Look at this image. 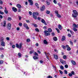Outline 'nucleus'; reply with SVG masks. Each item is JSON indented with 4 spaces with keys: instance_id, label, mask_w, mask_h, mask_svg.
I'll list each match as a JSON object with an SVG mask.
<instances>
[{
    "instance_id": "obj_15",
    "label": "nucleus",
    "mask_w": 78,
    "mask_h": 78,
    "mask_svg": "<svg viewBox=\"0 0 78 78\" xmlns=\"http://www.w3.org/2000/svg\"><path fill=\"white\" fill-rule=\"evenodd\" d=\"M71 62L73 64V65H74V66H75V65H76V63L73 60H71Z\"/></svg>"
},
{
    "instance_id": "obj_36",
    "label": "nucleus",
    "mask_w": 78,
    "mask_h": 78,
    "mask_svg": "<svg viewBox=\"0 0 78 78\" xmlns=\"http://www.w3.org/2000/svg\"><path fill=\"white\" fill-rule=\"evenodd\" d=\"M69 42L70 43V44H71V45H73V44L72 42V41H70Z\"/></svg>"
},
{
    "instance_id": "obj_1",
    "label": "nucleus",
    "mask_w": 78,
    "mask_h": 78,
    "mask_svg": "<svg viewBox=\"0 0 78 78\" xmlns=\"http://www.w3.org/2000/svg\"><path fill=\"white\" fill-rule=\"evenodd\" d=\"M73 13L72 14L73 16L75 18H76L77 17V16H78V12L76 11L75 10H73Z\"/></svg>"
},
{
    "instance_id": "obj_9",
    "label": "nucleus",
    "mask_w": 78,
    "mask_h": 78,
    "mask_svg": "<svg viewBox=\"0 0 78 78\" xmlns=\"http://www.w3.org/2000/svg\"><path fill=\"white\" fill-rule=\"evenodd\" d=\"M1 45H2V46L5 47V43L4 41H2L1 42Z\"/></svg>"
},
{
    "instance_id": "obj_16",
    "label": "nucleus",
    "mask_w": 78,
    "mask_h": 78,
    "mask_svg": "<svg viewBox=\"0 0 78 78\" xmlns=\"http://www.w3.org/2000/svg\"><path fill=\"white\" fill-rule=\"evenodd\" d=\"M54 58L55 59H58V56L57 55H54Z\"/></svg>"
},
{
    "instance_id": "obj_12",
    "label": "nucleus",
    "mask_w": 78,
    "mask_h": 78,
    "mask_svg": "<svg viewBox=\"0 0 78 78\" xmlns=\"http://www.w3.org/2000/svg\"><path fill=\"white\" fill-rule=\"evenodd\" d=\"M45 6L44 5H43L42 6V7L41 8V11H43V10H44L45 9Z\"/></svg>"
},
{
    "instance_id": "obj_51",
    "label": "nucleus",
    "mask_w": 78,
    "mask_h": 78,
    "mask_svg": "<svg viewBox=\"0 0 78 78\" xmlns=\"http://www.w3.org/2000/svg\"><path fill=\"white\" fill-rule=\"evenodd\" d=\"M43 29H44V30H46V29H47V27L46 26H44L43 27Z\"/></svg>"
},
{
    "instance_id": "obj_33",
    "label": "nucleus",
    "mask_w": 78,
    "mask_h": 78,
    "mask_svg": "<svg viewBox=\"0 0 78 78\" xmlns=\"http://www.w3.org/2000/svg\"><path fill=\"white\" fill-rule=\"evenodd\" d=\"M73 30L74 31H77V29L75 28H73Z\"/></svg>"
},
{
    "instance_id": "obj_23",
    "label": "nucleus",
    "mask_w": 78,
    "mask_h": 78,
    "mask_svg": "<svg viewBox=\"0 0 78 78\" xmlns=\"http://www.w3.org/2000/svg\"><path fill=\"white\" fill-rule=\"evenodd\" d=\"M34 55L35 56H38V54H37V53L36 52H35L34 54Z\"/></svg>"
},
{
    "instance_id": "obj_13",
    "label": "nucleus",
    "mask_w": 78,
    "mask_h": 78,
    "mask_svg": "<svg viewBox=\"0 0 78 78\" xmlns=\"http://www.w3.org/2000/svg\"><path fill=\"white\" fill-rule=\"evenodd\" d=\"M58 28L60 30H62V26L61 25L59 24L58 25Z\"/></svg>"
},
{
    "instance_id": "obj_14",
    "label": "nucleus",
    "mask_w": 78,
    "mask_h": 78,
    "mask_svg": "<svg viewBox=\"0 0 78 78\" xmlns=\"http://www.w3.org/2000/svg\"><path fill=\"white\" fill-rule=\"evenodd\" d=\"M65 40H66V37L65 36H63L61 41H64Z\"/></svg>"
},
{
    "instance_id": "obj_37",
    "label": "nucleus",
    "mask_w": 78,
    "mask_h": 78,
    "mask_svg": "<svg viewBox=\"0 0 78 78\" xmlns=\"http://www.w3.org/2000/svg\"><path fill=\"white\" fill-rule=\"evenodd\" d=\"M27 42H30V39H27Z\"/></svg>"
},
{
    "instance_id": "obj_57",
    "label": "nucleus",
    "mask_w": 78,
    "mask_h": 78,
    "mask_svg": "<svg viewBox=\"0 0 78 78\" xmlns=\"http://www.w3.org/2000/svg\"><path fill=\"white\" fill-rule=\"evenodd\" d=\"M40 63H41V64H42V63H43V62H43V61L42 60H41L40 61Z\"/></svg>"
},
{
    "instance_id": "obj_22",
    "label": "nucleus",
    "mask_w": 78,
    "mask_h": 78,
    "mask_svg": "<svg viewBox=\"0 0 78 78\" xmlns=\"http://www.w3.org/2000/svg\"><path fill=\"white\" fill-rule=\"evenodd\" d=\"M33 58L34 59H38L39 58L36 56H34L33 57Z\"/></svg>"
},
{
    "instance_id": "obj_5",
    "label": "nucleus",
    "mask_w": 78,
    "mask_h": 78,
    "mask_svg": "<svg viewBox=\"0 0 78 78\" xmlns=\"http://www.w3.org/2000/svg\"><path fill=\"white\" fill-rule=\"evenodd\" d=\"M33 18L34 19H37V16H36V12H34L33 14Z\"/></svg>"
},
{
    "instance_id": "obj_41",
    "label": "nucleus",
    "mask_w": 78,
    "mask_h": 78,
    "mask_svg": "<svg viewBox=\"0 0 78 78\" xmlns=\"http://www.w3.org/2000/svg\"><path fill=\"white\" fill-rule=\"evenodd\" d=\"M45 20L44 19H42L41 20V22H42V23H45Z\"/></svg>"
},
{
    "instance_id": "obj_58",
    "label": "nucleus",
    "mask_w": 78,
    "mask_h": 78,
    "mask_svg": "<svg viewBox=\"0 0 78 78\" xmlns=\"http://www.w3.org/2000/svg\"><path fill=\"white\" fill-rule=\"evenodd\" d=\"M16 30H17V31H19L20 30V28H19V27H17L16 28Z\"/></svg>"
},
{
    "instance_id": "obj_7",
    "label": "nucleus",
    "mask_w": 78,
    "mask_h": 78,
    "mask_svg": "<svg viewBox=\"0 0 78 78\" xmlns=\"http://www.w3.org/2000/svg\"><path fill=\"white\" fill-rule=\"evenodd\" d=\"M60 62L62 63V64H66V62L65 61H64L62 59H60Z\"/></svg>"
},
{
    "instance_id": "obj_52",
    "label": "nucleus",
    "mask_w": 78,
    "mask_h": 78,
    "mask_svg": "<svg viewBox=\"0 0 78 78\" xmlns=\"http://www.w3.org/2000/svg\"><path fill=\"white\" fill-rule=\"evenodd\" d=\"M71 73L72 75H75V72L73 71L71 72Z\"/></svg>"
},
{
    "instance_id": "obj_24",
    "label": "nucleus",
    "mask_w": 78,
    "mask_h": 78,
    "mask_svg": "<svg viewBox=\"0 0 78 78\" xmlns=\"http://www.w3.org/2000/svg\"><path fill=\"white\" fill-rule=\"evenodd\" d=\"M48 31H49V32H50V33H51V31H52V30H51V29L50 28H49L48 29Z\"/></svg>"
},
{
    "instance_id": "obj_32",
    "label": "nucleus",
    "mask_w": 78,
    "mask_h": 78,
    "mask_svg": "<svg viewBox=\"0 0 78 78\" xmlns=\"http://www.w3.org/2000/svg\"><path fill=\"white\" fill-rule=\"evenodd\" d=\"M73 26H74L75 28H77L78 27L77 26V25L74 24H73Z\"/></svg>"
},
{
    "instance_id": "obj_11",
    "label": "nucleus",
    "mask_w": 78,
    "mask_h": 78,
    "mask_svg": "<svg viewBox=\"0 0 78 78\" xmlns=\"http://www.w3.org/2000/svg\"><path fill=\"white\" fill-rule=\"evenodd\" d=\"M28 1L30 3V5H33V2L31 0H28Z\"/></svg>"
},
{
    "instance_id": "obj_43",
    "label": "nucleus",
    "mask_w": 78,
    "mask_h": 78,
    "mask_svg": "<svg viewBox=\"0 0 78 78\" xmlns=\"http://www.w3.org/2000/svg\"><path fill=\"white\" fill-rule=\"evenodd\" d=\"M0 14H2L3 15V14H4V13H3V12L1 11V12H0Z\"/></svg>"
},
{
    "instance_id": "obj_29",
    "label": "nucleus",
    "mask_w": 78,
    "mask_h": 78,
    "mask_svg": "<svg viewBox=\"0 0 78 78\" xmlns=\"http://www.w3.org/2000/svg\"><path fill=\"white\" fill-rule=\"evenodd\" d=\"M57 17H58V18H60L61 17V15L58 14L57 15Z\"/></svg>"
},
{
    "instance_id": "obj_42",
    "label": "nucleus",
    "mask_w": 78,
    "mask_h": 78,
    "mask_svg": "<svg viewBox=\"0 0 78 78\" xmlns=\"http://www.w3.org/2000/svg\"><path fill=\"white\" fill-rule=\"evenodd\" d=\"M69 76H72V74L71 73H69Z\"/></svg>"
},
{
    "instance_id": "obj_40",
    "label": "nucleus",
    "mask_w": 78,
    "mask_h": 78,
    "mask_svg": "<svg viewBox=\"0 0 78 78\" xmlns=\"http://www.w3.org/2000/svg\"><path fill=\"white\" fill-rule=\"evenodd\" d=\"M8 20H9V21H11V18L10 17H9L8 18Z\"/></svg>"
},
{
    "instance_id": "obj_18",
    "label": "nucleus",
    "mask_w": 78,
    "mask_h": 78,
    "mask_svg": "<svg viewBox=\"0 0 78 78\" xmlns=\"http://www.w3.org/2000/svg\"><path fill=\"white\" fill-rule=\"evenodd\" d=\"M5 10H4L6 14H8V11L6 10V8L5 7Z\"/></svg>"
},
{
    "instance_id": "obj_31",
    "label": "nucleus",
    "mask_w": 78,
    "mask_h": 78,
    "mask_svg": "<svg viewBox=\"0 0 78 78\" xmlns=\"http://www.w3.org/2000/svg\"><path fill=\"white\" fill-rule=\"evenodd\" d=\"M35 5L36 6V7H37L38 8H39V5H38V4L37 3H36L35 4Z\"/></svg>"
},
{
    "instance_id": "obj_53",
    "label": "nucleus",
    "mask_w": 78,
    "mask_h": 78,
    "mask_svg": "<svg viewBox=\"0 0 78 78\" xmlns=\"http://www.w3.org/2000/svg\"><path fill=\"white\" fill-rule=\"evenodd\" d=\"M37 53H39V54H41V52L40 51H39V50H37Z\"/></svg>"
},
{
    "instance_id": "obj_27",
    "label": "nucleus",
    "mask_w": 78,
    "mask_h": 78,
    "mask_svg": "<svg viewBox=\"0 0 78 78\" xmlns=\"http://www.w3.org/2000/svg\"><path fill=\"white\" fill-rule=\"evenodd\" d=\"M46 14H49L50 13V11L48 10H47L46 12Z\"/></svg>"
},
{
    "instance_id": "obj_26",
    "label": "nucleus",
    "mask_w": 78,
    "mask_h": 78,
    "mask_svg": "<svg viewBox=\"0 0 78 78\" xmlns=\"http://www.w3.org/2000/svg\"><path fill=\"white\" fill-rule=\"evenodd\" d=\"M67 50L68 51H70L71 50V48L69 47H68L67 48Z\"/></svg>"
},
{
    "instance_id": "obj_30",
    "label": "nucleus",
    "mask_w": 78,
    "mask_h": 78,
    "mask_svg": "<svg viewBox=\"0 0 78 78\" xmlns=\"http://www.w3.org/2000/svg\"><path fill=\"white\" fill-rule=\"evenodd\" d=\"M35 30L36 31H37V32H39V30L37 28H36L35 29Z\"/></svg>"
},
{
    "instance_id": "obj_6",
    "label": "nucleus",
    "mask_w": 78,
    "mask_h": 78,
    "mask_svg": "<svg viewBox=\"0 0 78 78\" xmlns=\"http://www.w3.org/2000/svg\"><path fill=\"white\" fill-rule=\"evenodd\" d=\"M6 21H4L3 22V24L2 23H1V26L3 27H6Z\"/></svg>"
},
{
    "instance_id": "obj_8",
    "label": "nucleus",
    "mask_w": 78,
    "mask_h": 78,
    "mask_svg": "<svg viewBox=\"0 0 78 78\" xmlns=\"http://www.w3.org/2000/svg\"><path fill=\"white\" fill-rule=\"evenodd\" d=\"M23 27L26 28L27 30H29V27H28V25H27V24H24L23 25Z\"/></svg>"
},
{
    "instance_id": "obj_49",
    "label": "nucleus",
    "mask_w": 78,
    "mask_h": 78,
    "mask_svg": "<svg viewBox=\"0 0 78 78\" xmlns=\"http://www.w3.org/2000/svg\"><path fill=\"white\" fill-rule=\"evenodd\" d=\"M70 32L72 34H73V33H74L73 32V31H72L71 30H70Z\"/></svg>"
},
{
    "instance_id": "obj_60",
    "label": "nucleus",
    "mask_w": 78,
    "mask_h": 78,
    "mask_svg": "<svg viewBox=\"0 0 78 78\" xmlns=\"http://www.w3.org/2000/svg\"><path fill=\"white\" fill-rule=\"evenodd\" d=\"M52 36H55V33H52Z\"/></svg>"
},
{
    "instance_id": "obj_61",
    "label": "nucleus",
    "mask_w": 78,
    "mask_h": 78,
    "mask_svg": "<svg viewBox=\"0 0 78 78\" xmlns=\"http://www.w3.org/2000/svg\"><path fill=\"white\" fill-rule=\"evenodd\" d=\"M34 26L36 28H37V24H34Z\"/></svg>"
},
{
    "instance_id": "obj_35",
    "label": "nucleus",
    "mask_w": 78,
    "mask_h": 78,
    "mask_svg": "<svg viewBox=\"0 0 78 78\" xmlns=\"http://www.w3.org/2000/svg\"><path fill=\"white\" fill-rule=\"evenodd\" d=\"M3 63V60H0V64H2Z\"/></svg>"
},
{
    "instance_id": "obj_39",
    "label": "nucleus",
    "mask_w": 78,
    "mask_h": 78,
    "mask_svg": "<svg viewBox=\"0 0 78 78\" xmlns=\"http://www.w3.org/2000/svg\"><path fill=\"white\" fill-rule=\"evenodd\" d=\"M64 72H65V74H66V75H67V74L68 73L67 71V70H64Z\"/></svg>"
},
{
    "instance_id": "obj_4",
    "label": "nucleus",
    "mask_w": 78,
    "mask_h": 78,
    "mask_svg": "<svg viewBox=\"0 0 78 78\" xmlns=\"http://www.w3.org/2000/svg\"><path fill=\"white\" fill-rule=\"evenodd\" d=\"M11 24L10 23H8L7 25V27L8 30H11Z\"/></svg>"
},
{
    "instance_id": "obj_64",
    "label": "nucleus",
    "mask_w": 78,
    "mask_h": 78,
    "mask_svg": "<svg viewBox=\"0 0 78 78\" xmlns=\"http://www.w3.org/2000/svg\"><path fill=\"white\" fill-rule=\"evenodd\" d=\"M26 22L27 23H30V20H27Z\"/></svg>"
},
{
    "instance_id": "obj_10",
    "label": "nucleus",
    "mask_w": 78,
    "mask_h": 78,
    "mask_svg": "<svg viewBox=\"0 0 78 78\" xmlns=\"http://www.w3.org/2000/svg\"><path fill=\"white\" fill-rule=\"evenodd\" d=\"M12 9L14 12H16L17 11V8L14 7H13L12 8Z\"/></svg>"
},
{
    "instance_id": "obj_62",
    "label": "nucleus",
    "mask_w": 78,
    "mask_h": 78,
    "mask_svg": "<svg viewBox=\"0 0 78 78\" xmlns=\"http://www.w3.org/2000/svg\"><path fill=\"white\" fill-rule=\"evenodd\" d=\"M68 36L69 37H71V35L70 34H68Z\"/></svg>"
},
{
    "instance_id": "obj_46",
    "label": "nucleus",
    "mask_w": 78,
    "mask_h": 78,
    "mask_svg": "<svg viewBox=\"0 0 78 78\" xmlns=\"http://www.w3.org/2000/svg\"><path fill=\"white\" fill-rule=\"evenodd\" d=\"M62 47L64 49H66V46H64V45H62Z\"/></svg>"
},
{
    "instance_id": "obj_59",
    "label": "nucleus",
    "mask_w": 78,
    "mask_h": 78,
    "mask_svg": "<svg viewBox=\"0 0 78 78\" xmlns=\"http://www.w3.org/2000/svg\"><path fill=\"white\" fill-rule=\"evenodd\" d=\"M29 14L30 15H32V12H29Z\"/></svg>"
},
{
    "instance_id": "obj_44",
    "label": "nucleus",
    "mask_w": 78,
    "mask_h": 78,
    "mask_svg": "<svg viewBox=\"0 0 78 78\" xmlns=\"http://www.w3.org/2000/svg\"><path fill=\"white\" fill-rule=\"evenodd\" d=\"M47 78H53V77L50 76H47Z\"/></svg>"
},
{
    "instance_id": "obj_20",
    "label": "nucleus",
    "mask_w": 78,
    "mask_h": 78,
    "mask_svg": "<svg viewBox=\"0 0 78 78\" xmlns=\"http://www.w3.org/2000/svg\"><path fill=\"white\" fill-rule=\"evenodd\" d=\"M53 40L55 41H56L58 40V39H57V37H54L53 38Z\"/></svg>"
},
{
    "instance_id": "obj_54",
    "label": "nucleus",
    "mask_w": 78,
    "mask_h": 78,
    "mask_svg": "<svg viewBox=\"0 0 78 78\" xmlns=\"http://www.w3.org/2000/svg\"><path fill=\"white\" fill-rule=\"evenodd\" d=\"M3 40H4V39H3V38H1L0 40V41H2V42L3 41Z\"/></svg>"
},
{
    "instance_id": "obj_19",
    "label": "nucleus",
    "mask_w": 78,
    "mask_h": 78,
    "mask_svg": "<svg viewBox=\"0 0 78 78\" xmlns=\"http://www.w3.org/2000/svg\"><path fill=\"white\" fill-rule=\"evenodd\" d=\"M17 7L19 8H21L22 6L20 4H17Z\"/></svg>"
},
{
    "instance_id": "obj_63",
    "label": "nucleus",
    "mask_w": 78,
    "mask_h": 78,
    "mask_svg": "<svg viewBox=\"0 0 78 78\" xmlns=\"http://www.w3.org/2000/svg\"><path fill=\"white\" fill-rule=\"evenodd\" d=\"M15 45H13L12 46V48H15Z\"/></svg>"
},
{
    "instance_id": "obj_21",
    "label": "nucleus",
    "mask_w": 78,
    "mask_h": 78,
    "mask_svg": "<svg viewBox=\"0 0 78 78\" xmlns=\"http://www.w3.org/2000/svg\"><path fill=\"white\" fill-rule=\"evenodd\" d=\"M60 69H61L62 70H64V67L62 66H61L60 67Z\"/></svg>"
},
{
    "instance_id": "obj_55",
    "label": "nucleus",
    "mask_w": 78,
    "mask_h": 78,
    "mask_svg": "<svg viewBox=\"0 0 78 78\" xmlns=\"http://www.w3.org/2000/svg\"><path fill=\"white\" fill-rule=\"evenodd\" d=\"M19 20H21V19H22L21 16H19Z\"/></svg>"
},
{
    "instance_id": "obj_3",
    "label": "nucleus",
    "mask_w": 78,
    "mask_h": 78,
    "mask_svg": "<svg viewBox=\"0 0 78 78\" xmlns=\"http://www.w3.org/2000/svg\"><path fill=\"white\" fill-rule=\"evenodd\" d=\"M22 43L20 44L19 45L18 44H16V47L20 48V49L22 48Z\"/></svg>"
},
{
    "instance_id": "obj_17",
    "label": "nucleus",
    "mask_w": 78,
    "mask_h": 78,
    "mask_svg": "<svg viewBox=\"0 0 78 78\" xmlns=\"http://www.w3.org/2000/svg\"><path fill=\"white\" fill-rule=\"evenodd\" d=\"M43 42L44 44H48V42L47 41V40H44Z\"/></svg>"
},
{
    "instance_id": "obj_47",
    "label": "nucleus",
    "mask_w": 78,
    "mask_h": 78,
    "mask_svg": "<svg viewBox=\"0 0 78 78\" xmlns=\"http://www.w3.org/2000/svg\"><path fill=\"white\" fill-rule=\"evenodd\" d=\"M59 71L61 74H62V73H63V72H62V71H61V70H59Z\"/></svg>"
},
{
    "instance_id": "obj_25",
    "label": "nucleus",
    "mask_w": 78,
    "mask_h": 78,
    "mask_svg": "<svg viewBox=\"0 0 78 78\" xmlns=\"http://www.w3.org/2000/svg\"><path fill=\"white\" fill-rule=\"evenodd\" d=\"M55 30H57L58 33H60V31L59 29H58L57 28H56Z\"/></svg>"
},
{
    "instance_id": "obj_45",
    "label": "nucleus",
    "mask_w": 78,
    "mask_h": 78,
    "mask_svg": "<svg viewBox=\"0 0 78 78\" xmlns=\"http://www.w3.org/2000/svg\"><path fill=\"white\" fill-rule=\"evenodd\" d=\"M65 67L66 69L68 68V65H65Z\"/></svg>"
},
{
    "instance_id": "obj_50",
    "label": "nucleus",
    "mask_w": 78,
    "mask_h": 78,
    "mask_svg": "<svg viewBox=\"0 0 78 78\" xmlns=\"http://www.w3.org/2000/svg\"><path fill=\"white\" fill-rule=\"evenodd\" d=\"M55 14H57V15L58 14V12L57 11H55Z\"/></svg>"
},
{
    "instance_id": "obj_28",
    "label": "nucleus",
    "mask_w": 78,
    "mask_h": 78,
    "mask_svg": "<svg viewBox=\"0 0 78 78\" xmlns=\"http://www.w3.org/2000/svg\"><path fill=\"white\" fill-rule=\"evenodd\" d=\"M46 4L47 5H50V2L48 1H46Z\"/></svg>"
},
{
    "instance_id": "obj_34",
    "label": "nucleus",
    "mask_w": 78,
    "mask_h": 78,
    "mask_svg": "<svg viewBox=\"0 0 78 78\" xmlns=\"http://www.w3.org/2000/svg\"><path fill=\"white\" fill-rule=\"evenodd\" d=\"M63 58H64V59H66V58H67V56H66V55H64V56H63Z\"/></svg>"
},
{
    "instance_id": "obj_2",
    "label": "nucleus",
    "mask_w": 78,
    "mask_h": 78,
    "mask_svg": "<svg viewBox=\"0 0 78 78\" xmlns=\"http://www.w3.org/2000/svg\"><path fill=\"white\" fill-rule=\"evenodd\" d=\"M44 33L45 36H50V32L47 30H45L44 31Z\"/></svg>"
},
{
    "instance_id": "obj_38",
    "label": "nucleus",
    "mask_w": 78,
    "mask_h": 78,
    "mask_svg": "<svg viewBox=\"0 0 78 78\" xmlns=\"http://www.w3.org/2000/svg\"><path fill=\"white\" fill-rule=\"evenodd\" d=\"M19 25L20 26V27H22V23H20Z\"/></svg>"
},
{
    "instance_id": "obj_48",
    "label": "nucleus",
    "mask_w": 78,
    "mask_h": 78,
    "mask_svg": "<svg viewBox=\"0 0 78 78\" xmlns=\"http://www.w3.org/2000/svg\"><path fill=\"white\" fill-rule=\"evenodd\" d=\"M53 2L54 3H55V4H56V3H57V2H56V1L55 0H54L53 1Z\"/></svg>"
},
{
    "instance_id": "obj_56",
    "label": "nucleus",
    "mask_w": 78,
    "mask_h": 78,
    "mask_svg": "<svg viewBox=\"0 0 78 78\" xmlns=\"http://www.w3.org/2000/svg\"><path fill=\"white\" fill-rule=\"evenodd\" d=\"M18 56H21V54H20V53H18Z\"/></svg>"
}]
</instances>
